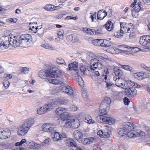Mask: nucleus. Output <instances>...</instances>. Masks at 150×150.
Returning a JSON list of instances; mask_svg holds the SVG:
<instances>
[{
	"instance_id": "f257e3e1",
	"label": "nucleus",
	"mask_w": 150,
	"mask_h": 150,
	"mask_svg": "<svg viewBox=\"0 0 150 150\" xmlns=\"http://www.w3.org/2000/svg\"><path fill=\"white\" fill-rule=\"evenodd\" d=\"M13 38L16 47L19 46L27 47L32 41L31 35L28 34H23L20 36H14Z\"/></svg>"
},
{
	"instance_id": "f03ea898",
	"label": "nucleus",
	"mask_w": 150,
	"mask_h": 150,
	"mask_svg": "<svg viewBox=\"0 0 150 150\" xmlns=\"http://www.w3.org/2000/svg\"><path fill=\"white\" fill-rule=\"evenodd\" d=\"M58 67H54L48 69L46 70H41L38 73L39 76L42 79L46 77L52 78H58L59 77L58 72L59 70L57 69Z\"/></svg>"
},
{
	"instance_id": "7ed1b4c3",
	"label": "nucleus",
	"mask_w": 150,
	"mask_h": 150,
	"mask_svg": "<svg viewBox=\"0 0 150 150\" xmlns=\"http://www.w3.org/2000/svg\"><path fill=\"white\" fill-rule=\"evenodd\" d=\"M13 38L8 36L2 37L0 38V49L3 50L7 48L9 45L16 47Z\"/></svg>"
},
{
	"instance_id": "20e7f679",
	"label": "nucleus",
	"mask_w": 150,
	"mask_h": 150,
	"mask_svg": "<svg viewBox=\"0 0 150 150\" xmlns=\"http://www.w3.org/2000/svg\"><path fill=\"white\" fill-rule=\"evenodd\" d=\"M13 38L8 36L2 37L0 38V49L3 50L7 48L9 45L16 47Z\"/></svg>"
},
{
	"instance_id": "39448f33",
	"label": "nucleus",
	"mask_w": 150,
	"mask_h": 150,
	"mask_svg": "<svg viewBox=\"0 0 150 150\" xmlns=\"http://www.w3.org/2000/svg\"><path fill=\"white\" fill-rule=\"evenodd\" d=\"M13 38L8 36L2 37L0 38V49L3 50L7 48L9 45L16 47Z\"/></svg>"
},
{
	"instance_id": "423d86ee",
	"label": "nucleus",
	"mask_w": 150,
	"mask_h": 150,
	"mask_svg": "<svg viewBox=\"0 0 150 150\" xmlns=\"http://www.w3.org/2000/svg\"><path fill=\"white\" fill-rule=\"evenodd\" d=\"M123 125L124 127L118 130V133L120 137H122L126 135L131 137V124L129 122H124Z\"/></svg>"
},
{
	"instance_id": "0eeeda50",
	"label": "nucleus",
	"mask_w": 150,
	"mask_h": 150,
	"mask_svg": "<svg viewBox=\"0 0 150 150\" xmlns=\"http://www.w3.org/2000/svg\"><path fill=\"white\" fill-rule=\"evenodd\" d=\"M60 115L61 120L59 122V125L62 127L69 128L70 118L71 117L68 113H58Z\"/></svg>"
},
{
	"instance_id": "6e6552de",
	"label": "nucleus",
	"mask_w": 150,
	"mask_h": 150,
	"mask_svg": "<svg viewBox=\"0 0 150 150\" xmlns=\"http://www.w3.org/2000/svg\"><path fill=\"white\" fill-rule=\"evenodd\" d=\"M111 102L109 97H105L101 103L99 112H108L109 111Z\"/></svg>"
},
{
	"instance_id": "1a4fd4ad",
	"label": "nucleus",
	"mask_w": 150,
	"mask_h": 150,
	"mask_svg": "<svg viewBox=\"0 0 150 150\" xmlns=\"http://www.w3.org/2000/svg\"><path fill=\"white\" fill-rule=\"evenodd\" d=\"M104 115H99L96 117V120L99 122L105 123L109 124L110 125H112L115 122V119L112 117L106 116Z\"/></svg>"
},
{
	"instance_id": "9d476101",
	"label": "nucleus",
	"mask_w": 150,
	"mask_h": 150,
	"mask_svg": "<svg viewBox=\"0 0 150 150\" xmlns=\"http://www.w3.org/2000/svg\"><path fill=\"white\" fill-rule=\"evenodd\" d=\"M140 2L138 0H134L132 3V16L134 17L137 18L139 15V12L141 10L140 5Z\"/></svg>"
},
{
	"instance_id": "9b49d317",
	"label": "nucleus",
	"mask_w": 150,
	"mask_h": 150,
	"mask_svg": "<svg viewBox=\"0 0 150 150\" xmlns=\"http://www.w3.org/2000/svg\"><path fill=\"white\" fill-rule=\"evenodd\" d=\"M59 89L70 96H73L74 94L72 88L70 86H68L64 82L62 83L61 85L59 87Z\"/></svg>"
},
{
	"instance_id": "f8f14e48",
	"label": "nucleus",
	"mask_w": 150,
	"mask_h": 150,
	"mask_svg": "<svg viewBox=\"0 0 150 150\" xmlns=\"http://www.w3.org/2000/svg\"><path fill=\"white\" fill-rule=\"evenodd\" d=\"M139 42L141 45L144 46L145 48H148L150 44V36L147 35L141 37Z\"/></svg>"
},
{
	"instance_id": "ddd939ff",
	"label": "nucleus",
	"mask_w": 150,
	"mask_h": 150,
	"mask_svg": "<svg viewBox=\"0 0 150 150\" xmlns=\"http://www.w3.org/2000/svg\"><path fill=\"white\" fill-rule=\"evenodd\" d=\"M90 60V67L91 69L94 68L96 69H101L103 67V65L99 62V61L95 58L89 59Z\"/></svg>"
},
{
	"instance_id": "4468645a",
	"label": "nucleus",
	"mask_w": 150,
	"mask_h": 150,
	"mask_svg": "<svg viewBox=\"0 0 150 150\" xmlns=\"http://www.w3.org/2000/svg\"><path fill=\"white\" fill-rule=\"evenodd\" d=\"M53 108V103H51L45 105L40 107V109L37 110V112L40 111L41 112H45L51 111Z\"/></svg>"
},
{
	"instance_id": "2eb2a0df",
	"label": "nucleus",
	"mask_w": 150,
	"mask_h": 150,
	"mask_svg": "<svg viewBox=\"0 0 150 150\" xmlns=\"http://www.w3.org/2000/svg\"><path fill=\"white\" fill-rule=\"evenodd\" d=\"M29 129V128L23 124L18 128V134L21 136H24L27 133Z\"/></svg>"
},
{
	"instance_id": "dca6fc26",
	"label": "nucleus",
	"mask_w": 150,
	"mask_h": 150,
	"mask_svg": "<svg viewBox=\"0 0 150 150\" xmlns=\"http://www.w3.org/2000/svg\"><path fill=\"white\" fill-rule=\"evenodd\" d=\"M54 125V124L53 123L45 124L42 126V129L45 132H52L54 130L55 128Z\"/></svg>"
},
{
	"instance_id": "f3484780",
	"label": "nucleus",
	"mask_w": 150,
	"mask_h": 150,
	"mask_svg": "<svg viewBox=\"0 0 150 150\" xmlns=\"http://www.w3.org/2000/svg\"><path fill=\"white\" fill-rule=\"evenodd\" d=\"M69 126L70 128H73L74 129L78 127L80 125V122L78 119H71L70 118V121Z\"/></svg>"
},
{
	"instance_id": "a211bd4d",
	"label": "nucleus",
	"mask_w": 150,
	"mask_h": 150,
	"mask_svg": "<svg viewBox=\"0 0 150 150\" xmlns=\"http://www.w3.org/2000/svg\"><path fill=\"white\" fill-rule=\"evenodd\" d=\"M1 133V139H6L11 134L10 130L8 129H6L3 130L2 129H0V132Z\"/></svg>"
},
{
	"instance_id": "6ab92c4d",
	"label": "nucleus",
	"mask_w": 150,
	"mask_h": 150,
	"mask_svg": "<svg viewBox=\"0 0 150 150\" xmlns=\"http://www.w3.org/2000/svg\"><path fill=\"white\" fill-rule=\"evenodd\" d=\"M107 15V12L104 10H101L98 11L97 15V18L101 20L103 19Z\"/></svg>"
},
{
	"instance_id": "aec40b11",
	"label": "nucleus",
	"mask_w": 150,
	"mask_h": 150,
	"mask_svg": "<svg viewBox=\"0 0 150 150\" xmlns=\"http://www.w3.org/2000/svg\"><path fill=\"white\" fill-rule=\"evenodd\" d=\"M35 123V120L33 118H30L26 120L23 123V124L30 129Z\"/></svg>"
},
{
	"instance_id": "412c9836",
	"label": "nucleus",
	"mask_w": 150,
	"mask_h": 150,
	"mask_svg": "<svg viewBox=\"0 0 150 150\" xmlns=\"http://www.w3.org/2000/svg\"><path fill=\"white\" fill-rule=\"evenodd\" d=\"M94 140V139L92 137H89L88 138H86L82 139L80 140L79 142L81 143L84 144H91Z\"/></svg>"
},
{
	"instance_id": "4be33fe9",
	"label": "nucleus",
	"mask_w": 150,
	"mask_h": 150,
	"mask_svg": "<svg viewBox=\"0 0 150 150\" xmlns=\"http://www.w3.org/2000/svg\"><path fill=\"white\" fill-rule=\"evenodd\" d=\"M65 144L66 146H76L77 144L73 139H67L65 141Z\"/></svg>"
},
{
	"instance_id": "5701e85b",
	"label": "nucleus",
	"mask_w": 150,
	"mask_h": 150,
	"mask_svg": "<svg viewBox=\"0 0 150 150\" xmlns=\"http://www.w3.org/2000/svg\"><path fill=\"white\" fill-rule=\"evenodd\" d=\"M101 77L103 79V81L106 83V87L108 88H110L113 85V83L110 82L109 79H107L108 77L106 75L103 74L102 76Z\"/></svg>"
},
{
	"instance_id": "b1692460",
	"label": "nucleus",
	"mask_w": 150,
	"mask_h": 150,
	"mask_svg": "<svg viewBox=\"0 0 150 150\" xmlns=\"http://www.w3.org/2000/svg\"><path fill=\"white\" fill-rule=\"evenodd\" d=\"M78 64L76 62L69 64L68 65L69 70L70 71L74 70L75 71H78Z\"/></svg>"
},
{
	"instance_id": "393cba45",
	"label": "nucleus",
	"mask_w": 150,
	"mask_h": 150,
	"mask_svg": "<svg viewBox=\"0 0 150 150\" xmlns=\"http://www.w3.org/2000/svg\"><path fill=\"white\" fill-rule=\"evenodd\" d=\"M73 134L74 138L79 142L83 137L82 133L78 130H75Z\"/></svg>"
},
{
	"instance_id": "a878e982",
	"label": "nucleus",
	"mask_w": 150,
	"mask_h": 150,
	"mask_svg": "<svg viewBox=\"0 0 150 150\" xmlns=\"http://www.w3.org/2000/svg\"><path fill=\"white\" fill-rule=\"evenodd\" d=\"M144 74L143 72H138L134 74L133 76L136 79L140 80L144 79Z\"/></svg>"
},
{
	"instance_id": "bb28decb",
	"label": "nucleus",
	"mask_w": 150,
	"mask_h": 150,
	"mask_svg": "<svg viewBox=\"0 0 150 150\" xmlns=\"http://www.w3.org/2000/svg\"><path fill=\"white\" fill-rule=\"evenodd\" d=\"M0 145L3 148L8 149L12 148L13 145L12 144L6 142H0Z\"/></svg>"
},
{
	"instance_id": "cd10ccee",
	"label": "nucleus",
	"mask_w": 150,
	"mask_h": 150,
	"mask_svg": "<svg viewBox=\"0 0 150 150\" xmlns=\"http://www.w3.org/2000/svg\"><path fill=\"white\" fill-rule=\"evenodd\" d=\"M106 29L108 31L112 30L113 28V25L110 21H108L105 25Z\"/></svg>"
},
{
	"instance_id": "c85d7f7f",
	"label": "nucleus",
	"mask_w": 150,
	"mask_h": 150,
	"mask_svg": "<svg viewBox=\"0 0 150 150\" xmlns=\"http://www.w3.org/2000/svg\"><path fill=\"white\" fill-rule=\"evenodd\" d=\"M123 79L122 78L118 77L115 80V84L117 87L123 88V83L122 82Z\"/></svg>"
},
{
	"instance_id": "c756f323",
	"label": "nucleus",
	"mask_w": 150,
	"mask_h": 150,
	"mask_svg": "<svg viewBox=\"0 0 150 150\" xmlns=\"http://www.w3.org/2000/svg\"><path fill=\"white\" fill-rule=\"evenodd\" d=\"M124 23L121 22L120 23V30L123 33V34L124 33H129V31L130 30V28H127L125 26L123 25Z\"/></svg>"
},
{
	"instance_id": "7c9ffc66",
	"label": "nucleus",
	"mask_w": 150,
	"mask_h": 150,
	"mask_svg": "<svg viewBox=\"0 0 150 150\" xmlns=\"http://www.w3.org/2000/svg\"><path fill=\"white\" fill-rule=\"evenodd\" d=\"M114 73L115 75L118 76H121L122 75V72L119 68L115 67L114 69Z\"/></svg>"
},
{
	"instance_id": "2f4dec72",
	"label": "nucleus",
	"mask_w": 150,
	"mask_h": 150,
	"mask_svg": "<svg viewBox=\"0 0 150 150\" xmlns=\"http://www.w3.org/2000/svg\"><path fill=\"white\" fill-rule=\"evenodd\" d=\"M92 43L95 45L96 46H102V39H97L93 40L92 41Z\"/></svg>"
},
{
	"instance_id": "473e14b6",
	"label": "nucleus",
	"mask_w": 150,
	"mask_h": 150,
	"mask_svg": "<svg viewBox=\"0 0 150 150\" xmlns=\"http://www.w3.org/2000/svg\"><path fill=\"white\" fill-rule=\"evenodd\" d=\"M111 45V42L107 40L102 39V46L108 47L110 46Z\"/></svg>"
},
{
	"instance_id": "72a5a7b5",
	"label": "nucleus",
	"mask_w": 150,
	"mask_h": 150,
	"mask_svg": "<svg viewBox=\"0 0 150 150\" xmlns=\"http://www.w3.org/2000/svg\"><path fill=\"white\" fill-rule=\"evenodd\" d=\"M66 38L68 41L70 42L72 41L73 42H74L77 40V38L76 37H74V36L71 34L69 35Z\"/></svg>"
},
{
	"instance_id": "f704fd0d",
	"label": "nucleus",
	"mask_w": 150,
	"mask_h": 150,
	"mask_svg": "<svg viewBox=\"0 0 150 150\" xmlns=\"http://www.w3.org/2000/svg\"><path fill=\"white\" fill-rule=\"evenodd\" d=\"M78 76V78L76 79V81L79 85L81 86L84 84V81L81 76L79 74L78 72H76Z\"/></svg>"
},
{
	"instance_id": "c9c22d12",
	"label": "nucleus",
	"mask_w": 150,
	"mask_h": 150,
	"mask_svg": "<svg viewBox=\"0 0 150 150\" xmlns=\"http://www.w3.org/2000/svg\"><path fill=\"white\" fill-rule=\"evenodd\" d=\"M54 141H58L61 140V135L57 132H55L54 134V137L53 138Z\"/></svg>"
},
{
	"instance_id": "e433bc0d",
	"label": "nucleus",
	"mask_w": 150,
	"mask_h": 150,
	"mask_svg": "<svg viewBox=\"0 0 150 150\" xmlns=\"http://www.w3.org/2000/svg\"><path fill=\"white\" fill-rule=\"evenodd\" d=\"M120 47H123L124 48H125V49H121L120 50L121 51H123V52H129L130 51V50L131 49V47L129 46L126 45H120L119 46Z\"/></svg>"
},
{
	"instance_id": "4c0bfd02",
	"label": "nucleus",
	"mask_w": 150,
	"mask_h": 150,
	"mask_svg": "<svg viewBox=\"0 0 150 150\" xmlns=\"http://www.w3.org/2000/svg\"><path fill=\"white\" fill-rule=\"evenodd\" d=\"M41 46L47 49H50L51 50H53L54 48L51 45L48 44H42L41 45Z\"/></svg>"
},
{
	"instance_id": "58836bf2",
	"label": "nucleus",
	"mask_w": 150,
	"mask_h": 150,
	"mask_svg": "<svg viewBox=\"0 0 150 150\" xmlns=\"http://www.w3.org/2000/svg\"><path fill=\"white\" fill-rule=\"evenodd\" d=\"M53 5L51 4H47L43 8L46 10L49 11H53Z\"/></svg>"
},
{
	"instance_id": "ea45409f",
	"label": "nucleus",
	"mask_w": 150,
	"mask_h": 150,
	"mask_svg": "<svg viewBox=\"0 0 150 150\" xmlns=\"http://www.w3.org/2000/svg\"><path fill=\"white\" fill-rule=\"evenodd\" d=\"M123 35V33L121 30H118L115 32L114 33V35L116 38H119L122 36Z\"/></svg>"
},
{
	"instance_id": "a19ab883",
	"label": "nucleus",
	"mask_w": 150,
	"mask_h": 150,
	"mask_svg": "<svg viewBox=\"0 0 150 150\" xmlns=\"http://www.w3.org/2000/svg\"><path fill=\"white\" fill-rule=\"evenodd\" d=\"M139 130L132 129V137H135L139 136Z\"/></svg>"
},
{
	"instance_id": "79ce46f5",
	"label": "nucleus",
	"mask_w": 150,
	"mask_h": 150,
	"mask_svg": "<svg viewBox=\"0 0 150 150\" xmlns=\"http://www.w3.org/2000/svg\"><path fill=\"white\" fill-rule=\"evenodd\" d=\"M64 32L63 30H61L58 32L57 34L59 38L62 39L64 37Z\"/></svg>"
},
{
	"instance_id": "37998d69",
	"label": "nucleus",
	"mask_w": 150,
	"mask_h": 150,
	"mask_svg": "<svg viewBox=\"0 0 150 150\" xmlns=\"http://www.w3.org/2000/svg\"><path fill=\"white\" fill-rule=\"evenodd\" d=\"M96 56L95 55L93 54L92 52H88V56L87 58L88 59H90V58H91V59L95 58Z\"/></svg>"
},
{
	"instance_id": "c03bdc74",
	"label": "nucleus",
	"mask_w": 150,
	"mask_h": 150,
	"mask_svg": "<svg viewBox=\"0 0 150 150\" xmlns=\"http://www.w3.org/2000/svg\"><path fill=\"white\" fill-rule=\"evenodd\" d=\"M91 70H93V71H94V73L93 74L94 75H96V76H99L100 75L99 72L100 71V70L99 69H94L93 68L91 69Z\"/></svg>"
},
{
	"instance_id": "a18cd8bd",
	"label": "nucleus",
	"mask_w": 150,
	"mask_h": 150,
	"mask_svg": "<svg viewBox=\"0 0 150 150\" xmlns=\"http://www.w3.org/2000/svg\"><path fill=\"white\" fill-rule=\"evenodd\" d=\"M56 61L57 63L59 64H63L64 62V60L61 57L57 58Z\"/></svg>"
},
{
	"instance_id": "49530a36",
	"label": "nucleus",
	"mask_w": 150,
	"mask_h": 150,
	"mask_svg": "<svg viewBox=\"0 0 150 150\" xmlns=\"http://www.w3.org/2000/svg\"><path fill=\"white\" fill-rule=\"evenodd\" d=\"M122 68H123L129 71H131V67L127 65H122L121 66Z\"/></svg>"
},
{
	"instance_id": "de8ad7c7",
	"label": "nucleus",
	"mask_w": 150,
	"mask_h": 150,
	"mask_svg": "<svg viewBox=\"0 0 150 150\" xmlns=\"http://www.w3.org/2000/svg\"><path fill=\"white\" fill-rule=\"evenodd\" d=\"M91 18L92 20V21H94L95 22H96L97 21V18H96V13L95 12V13L93 14L91 16Z\"/></svg>"
},
{
	"instance_id": "09e8293b",
	"label": "nucleus",
	"mask_w": 150,
	"mask_h": 150,
	"mask_svg": "<svg viewBox=\"0 0 150 150\" xmlns=\"http://www.w3.org/2000/svg\"><path fill=\"white\" fill-rule=\"evenodd\" d=\"M26 144L29 145V146L31 148H34V146H35V143L32 141L28 142H26Z\"/></svg>"
},
{
	"instance_id": "8fccbe9b",
	"label": "nucleus",
	"mask_w": 150,
	"mask_h": 150,
	"mask_svg": "<svg viewBox=\"0 0 150 150\" xmlns=\"http://www.w3.org/2000/svg\"><path fill=\"white\" fill-rule=\"evenodd\" d=\"M123 102L125 105H128L130 103V100L127 97H125L123 99Z\"/></svg>"
},
{
	"instance_id": "3c124183",
	"label": "nucleus",
	"mask_w": 150,
	"mask_h": 150,
	"mask_svg": "<svg viewBox=\"0 0 150 150\" xmlns=\"http://www.w3.org/2000/svg\"><path fill=\"white\" fill-rule=\"evenodd\" d=\"M46 81L53 84H55L56 83L57 80L55 79L49 78L47 79Z\"/></svg>"
},
{
	"instance_id": "603ef678",
	"label": "nucleus",
	"mask_w": 150,
	"mask_h": 150,
	"mask_svg": "<svg viewBox=\"0 0 150 150\" xmlns=\"http://www.w3.org/2000/svg\"><path fill=\"white\" fill-rule=\"evenodd\" d=\"M137 94V90L132 87V97H135Z\"/></svg>"
},
{
	"instance_id": "864d4df0",
	"label": "nucleus",
	"mask_w": 150,
	"mask_h": 150,
	"mask_svg": "<svg viewBox=\"0 0 150 150\" xmlns=\"http://www.w3.org/2000/svg\"><path fill=\"white\" fill-rule=\"evenodd\" d=\"M82 95L84 98H87L88 97V93L86 91V90H84L82 92Z\"/></svg>"
},
{
	"instance_id": "5fc2aeb1",
	"label": "nucleus",
	"mask_w": 150,
	"mask_h": 150,
	"mask_svg": "<svg viewBox=\"0 0 150 150\" xmlns=\"http://www.w3.org/2000/svg\"><path fill=\"white\" fill-rule=\"evenodd\" d=\"M66 108H63L62 107H59L56 109V112H63L65 111L66 110Z\"/></svg>"
},
{
	"instance_id": "6e6d98bb",
	"label": "nucleus",
	"mask_w": 150,
	"mask_h": 150,
	"mask_svg": "<svg viewBox=\"0 0 150 150\" xmlns=\"http://www.w3.org/2000/svg\"><path fill=\"white\" fill-rule=\"evenodd\" d=\"M80 70L83 73V74H84L86 71H87V69L86 68V67L83 65L81 66L80 67Z\"/></svg>"
},
{
	"instance_id": "4d7b16f0",
	"label": "nucleus",
	"mask_w": 150,
	"mask_h": 150,
	"mask_svg": "<svg viewBox=\"0 0 150 150\" xmlns=\"http://www.w3.org/2000/svg\"><path fill=\"white\" fill-rule=\"evenodd\" d=\"M133 87L134 88H139L141 87V86L140 85L137 84V83L135 82H132V87Z\"/></svg>"
},
{
	"instance_id": "13d9d810",
	"label": "nucleus",
	"mask_w": 150,
	"mask_h": 150,
	"mask_svg": "<svg viewBox=\"0 0 150 150\" xmlns=\"http://www.w3.org/2000/svg\"><path fill=\"white\" fill-rule=\"evenodd\" d=\"M21 71L24 74H28L29 72L28 69L26 67H23L21 69Z\"/></svg>"
},
{
	"instance_id": "bf43d9fd",
	"label": "nucleus",
	"mask_w": 150,
	"mask_h": 150,
	"mask_svg": "<svg viewBox=\"0 0 150 150\" xmlns=\"http://www.w3.org/2000/svg\"><path fill=\"white\" fill-rule=\"evenodd\" d=\"M131 88H127L125 89V92L127 96L131 95Z\"/></svg>"
},
{
	"instance_id": "052dcab7",
	"label": "nucleus",
	"mask_w": 150,
	"mask_h": 150,
	"mask_svg": "<svg viewBox=\"0 0 150 150\" xmlns=\"http://www.w3.org/2000/svg\"><path fill=\"white\" fill-rule=\"evenodd\" d=\"M110 132L109 131L103 132V138L109 137L110 135Z\"/></svg>"
},
{
	"instance_id": "680f3d73",
	"label": "nucleus",
	"mask_w": 150,
	"mask_h": 150,
	"mask_svg": "<svg viewBox=\"0 0 150 150\" xmlns=\"http://www.w3.org/2000/svg\"><path fill=\"white\" fill-rule=\"evenodd\" d=\"M4 86L6 89H7L10 85V83L8 81H6L3 82Z\"/></svg>"
},
{
	"instance_id": "e2e57ef3",
	"label": "nucleus",
	"mask_w": 150,
	"mask_h": 150,
	"mask_svg": "<svg viewBox=\"0 0 150 150\" xmlns=\"http://www.w3.org/2000/svg\"><path fill=\"white\" fill-rule=\"evenodd\" d=\"M88 121L87 123L89 124H93L95 122V121L91 119V117L90 116H88Z\"/></svg>"
},
{
	"instance_id": "0e129e2a",
	"label": "nucleus",
	"mask_w": 150,
	"mask_h": 150,
	"mask_svg": "<svg viewBox=\"0 0 150 150\" xmlns=\"http://www.w3.org/2000/svg\"><path fill=\"white\" fill-rule=\"evenodd\" d=\"M141 50L140 49L137 47H133L132 48V52H137Z\"/></svg>"
},
{
	"instance_id": "69168bd1",
	"label": "nucleus",
	"mask_w": 150,
	"mask_h": 150,
	"mask_svg": "<svg viewBox=\"0 0 150 150\" xmlns=\"http://www.w3.org/2000/svg\"><path fill=\"white\" fill-rule=\"evenodd\" d=\"M95 32V30L89 28V30H88V32L87 33V34L89 35H93L94 34Z\"/></svg>"
},
{
	"instance_id": "338daca9",
	"label": "nucleus",
	"mask_w": 150,
	"mask_h": 150,
	"mask_svg": "<svg viewBox=\"0 0 150 150\" xmlns=\"http://www.w3.org/2000/svg\"><path fill=\"white\" fill-rule=\"evenodd\" d=\"M103 132L101 130H99L97 132V134L100 137H104L103 136Z\"/></svg>"
},
{
	"instance_id": "774afa93",
	"label": "nucleus",
	"mask_w": 150,
	"mask_h": 150,
	"mask_svg": "<svg viewBox=\"0 0 150 150\" xmlns=\"http://www.w3.org/2000/svg\"><path fill=\"white\" fill-rule=\"evenodd\" d=\"M95 35H100L102 34H103V32L101 30H97L96 31H95Z\"/></svg>"
}]
</instances>
